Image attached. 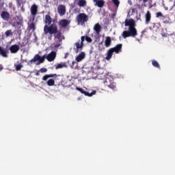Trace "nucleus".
<instances>
[{
  "label": "nucleus",
  "mask_w": 175,
  "mask_h": 175,
  "mask_svg": "<svg viewBox=\"0 0 175 175\" xmlns=\"http://www.w3.org/2000/svg\"><path fill=\"white\" fill-rule=\"evenodd\" d=\"M124 27H129V30L122 32V36L124 39L126 38H135L137 36V29H136V22L133 18H126L124 21Z\"/></svg>",
  "instance_id": "obj_1"
},
{
  "label": "nucleus",
  "mask_w": 175,
  "mask_h": 175,
  "mask_svg": "<svg viewBox=\"0 0 175 175\" xmlns=\"http://www.w3.org/2000/svg\"><path fill=\"white\" fill-rule=\"evenodd\" d=\"M55 57H57V53L55 51L51 52L47 56L44 55L42 57H40V54H36L34 55V57L30 60V62L32 64V62L35 63L38 61L36 63V65H40V64H43V62H44L46 58L49 62H53V61L55 59Z\"/></svg>",
  "instance_id": "obj_2"
},
{
  "label": "nucleus",
  "mask_w": 175,
  "mask_h": 175,
  "mask_svg": "<svg viewBox=\"0 0 175 175\" xmlns=\"http://www.w3.org/2000/svg\"><path fill=\"white\" fill-rule=\"evenodd\" d=\"M58 31V27L55 24H52L50 26L46 25L44 27V32L45 35L49 33L50 35H54V33H57Z\"/></svg>",
  "instance_id": "obj_3"
},
{
  "label": "nucleus",
  "mask_w": 175,
  "mask_h": 175,
  "mask_svg": "<svg viewBox=\"0 0 175 175\" xmlns=\"http://www.w3.org/2000/svg\"><path fill=\"white\" fill-rule=\"evenodd\" d=\"M103 84L105 85V87L111 88V90H116V83L114 82V81L111 80L109 77L105 78V79L103 81Z\"/></svg>",
  "instance_id": "obj_4"
},
{
  "label": "nucleus",
  "mask_w": 175,
  "mask_h": 175,
  "mask_svg": "<svg viewBox=\"0 0 175 175\" xmlns=\"http://www.w3.org/2000/svg\"><path fill=\"white\" fill-rule=\"evenodd\" d=\"M77 21L78 24L83 25V24L88 21V16L84 13H81L77 16Z\"/></svg>",
  "instance_id": "obj_5"
},
{
  "label": "nucleus",
  "mask_w": 175,
  "mask_h": 175,
  "mask_svg": "<svg viewBox=\"0 0 175 175\" xmlns=\"http://www.w3.org/2000/svg\"><path fill=\"white\" fill-rule=\"evenodd\" d=\"M57 13L59 16H65L66 13V7L64 5H59L57 7Z\"/></svg>",
  "instance_id": "obj_6"
},
{
  "label": "nucleus",
  "mask_w": 175,
  "mask_h": 175,
  "mask_svg": "<svg viewBox=\"0 0 175 175\" xmlns=\"http://www.w3.org/2000/svg\"><path fill=\"white\" fill-rule=\"evenodd\" d=\"M111 49H112V51L116 53V54H118L119 53H121V50H122V44H118L113 48H111Z\"/></svg>",
  "instance_id": "obj_7"
},
{
  "label": "nucleus",
  "mask_w": 175,
  "mask_h": 175,
  "mask_svg": "<svg viewBox=\"0 0 175 175\" xmlns=\"http://www.w3.org/2000/svg\"><path fill=\"white\" fill-rule=\"evenodd\" d=\"M19 50H20V46L17 44L12 45L10 47V51L12 54H16V53H18Z\"/></svg>",
  "instance_id": "obj_8"
},
{
  "label": "nucleus",
  "mask_w": 175,
  "mask_h": 175,
  "mask_svg": "<svg viewBox=\"0 0 175 175\" xmlns=\"http://www.w3.org/2000/svg\"><path fill=\"white\" fill-rule=\"evenodd\" d=\"M1 17L4 20V21H9V18H10V14L6 11L1 12Z\"/></svg>",
  "instance_id": "obj_9"
},
{
  "label": "nucleus",
  "mask_w": 175,
  "mask_h": 175,
  "mask_svg": "<svg viewBox=\"0 0 175 175\" xmlns=\"http://www.w3.org/2000/svg\"><path fill=\"white\" fill-rule=\"evenodd\" d=\"M70 23L68 19H62L59 22V25H60L62 28H66Z\"/></svg>",
  "instance_id": "obj_10"
},
{
  "label": "nucleus",
  "mask_w": 175,
  "mask_h": 175,
  "mask_svg": "<svg viewBox=\"0 0 175 175\" xmlns=\"http://www.w3.org/2000/svg\"><path fill=\"white\" fill-rule=\"evenodd\" d=\"M93 2L95 3V6H98V8H103L105 6V0H93Z\"/></svg>",
  "instance_id": "obj_11"
},
{
  "label": "nucleus",
  "mask_w": 175,
  "mask_h": 175,
  "mask_svg": "<svg viewBox=\"0 0 175 175\" xmlns=\"http://www.w3.org/2000/svg\"><path fill=\"white\" fill-rule=\"evenodd\" d=\"M31 14L33 16V17L38 14V5L36 4H33L31 7Z\"/></svg>",
  "instance_id": "obj_12"
},
{
  "label": "nucleus",
  "mask_w": 175,
  "mask_h": 175,
  "mask_svg": "<svg viewBox=\"0 0 175 175\" xmlns=\"http://www.w3.org/2000/svg\"><path fill=\"white\" fill-rule=\"evenodd\" d=\"M94 31H95L96 35H100L102 31V26L99 23H96L94 26Z\"/></svg>",
  "instance_id": "obj_13"
},
{
  "label": "nucleus",
  "mask_w": 175,
  "mask_h": 175,
  "mask_svg": "<svg viewBox=\"0 0 175 175\" xmlns=\"http://www.w3.org/2000/svg\"><path fill=\"white\" fill-rule=\"evenodd\" d=\"M151 21V12L150 11H147L145 14V24L148 25Z\"/></svg>",
  "instance_id": "obj_14"
},
{
  "label": "nucleus",
  "mask_w": 175,
  "mask_h": 175,
  "mask_svg": "<svg viewBox=\"0 0 175 175\" xmlns=\"http://www.w3.org/2000/svg\"><path fill=\"white\" fill-rule=\"evenodd\" d=\"M84 58H85V53L84 52H81L78 56H77L76 61L77 62H81Z\"/></svg>",
  "instance_id": "obj_15"
},
{
  "label": "nucleus",
  "mask_w": 175,
  "mask_h": 175,
  "mask_svg": "<svg viewBox=\"0 0 175 175\" xmlns=\"http://www.w3.org/2000/svg\"><path fill=\"white\" fill-rule=\"evenodd\" d=\"M113 53H114L111 49H109L107 52V56L105 57V59H107V61H109L110 59H111V57H113Z\"/></svg>",
  "instance_id": "obj_16"
},
{
  "label": "nucleus",
  "mask_w": 175,
  "mask_h": 175,
  "mask_svg": "<svg viewBox=\"0 0 175 175\" xmlns=\"http://www.w3.org/2000/svg\"><path fill=\"white\" fill-rule=\"evenodd\" d=\"M8 54H9V51L3 48L0 51V55H1V57H3L4 58H8Z\"/></svg>",
  "instance_id": "obj_17"
},
{
  "label": "nucleus",
  "mask_w": 175,
  "mask_h": 175,
  "mask_svg": "<svg viewBox=\"0 0 175 175\" xmlns=\"http://www.w3.org/2000/svg\"><path fill=\"white\" fill-rule=\"evenodd\" d=\"M52 22H53V19L51 18V16L49 14L46 15L45 24H47V25H51Z\"/></svg>",
  "instance_id": "obj_18"
},
{
  "label": "nucleus",
  "mask_w": 175,
  "mask_h": 175,
  "mask_svg": "<svg viewBox=\"0 0 175 175\" xmlns=\"http://www.w3.org/2000/svg\"><path fill=\"white\" fill-rule=\"evenodd\" d=\"M77 5H78V6H79V8H84V7L87 6V1L86 0H78Z\"/></svg>",
  "instance_id": "obj_19"
},
{
  "label": "nucleus",
  "mask_w": 175,
  "mask_h": 175,
  "mask_svg": "<svg viewBox=\"0 0 175 175\" xmlns=\"http://www.w3.org/2000/svg\"><path fill=\"white\" fill-rule=\"evenodd\" d=\"M105 47H110L111 46V38L110 37H106L105 41Z\"/></svg>",
  "instance_id": "obj_20"
},
{
  "label": "nucleus",
  "mask_w": 175,
  "mask_h": 175,
  "mask_svg": "<svg viewBox=\"0 0 175 175\" xmlns=\"http://www.w3.org/2000/svg\"><path fill=\"white\" fill-rule=\"evenodd\" d=\"M51 77H57V74L46 75L42 77V80L44 81H46V80L50 79Z\"/></svg>",
  "instance_id": "obj_21"
},
{
  "label": "nucleus",
  "mask_w": 175,
  "mask_h": 175,
  "mask_svg": "<svg viewBox=\"0 0 175 175\" xmlns=\"http://www.w3.org/2000/svg\"><path fill=\"white\" fill-rule=\"evenodd\" d=\"M62 68H68V65H66V63L64 62V63H60L58 64L56 66H55V69L58 70V69H62Z\"/></svg>",
  "instance_id": "obj_22"
},
{
  "label": "nucleus",
  "mask_w": 175,
  "mask_h": 175,
  "mask_svg": "<svg viewBox=\"0 0 175 175\" xmlns=\"http://www.w3.org/2000/svg\"><path fill=\"white\" fill-rule=\"evenodd\" d=\"M75 46L77 47L76 49V53H79V50H80V49H83V42H78L75 43Z\"/></svg>",
  "instance_id": "obj_23"
},
{
  "label": "nucleus",
  "mask_w": 175,
  "mask_h": 175,
  "mask_svg": "<svg viewBox=\"0 0 175 175\" xmlns=\"http://www.w3.org/2000/svg\"><path fill=\"white\" fill-rule=\"evenodd\" d=\"M152 65L154 68H157V69H161V66L159 65V63L157 62V60H152Z\"/></svg>",
  "instance_id": "obj_24"
},
{
  "label": "nucleus",
  "mask_w": 175,
  "mask_h": 175,
  "mask_svg": "<svg viewBox=\"0 0 175 175\" xmlns=\"http://www.w3.org/2000/svg\"><path fill=\"white\" fill-rule=\"evenodd\" d=\"M82 94H83V95H85V96H92L93 95H95V94H96V91L94 90L91 93L84 91Z\"/></svg>",
  "instance_id": "obj_25"
},
{
  "label": "nucleus",
  "mask_w": 175,
  "mask_h": 175,
  "mask_svg": "<svg viewBox=\"0 0 175 175\" xmlns=\"http://www.w3.org/2000/svg\"><path fill=\"white\" fill-rule=\"evenodd\" d=\"M82 94H83V95H85V96H92L93 95H95V94H96V91L94 90L91 93L84 91Z\"/></svg>",
  "instance_id": "obj_26"
},
{
  "label": "nucleus",
  "mask_w": 175,
  "mask_h": 175,
  "mask_svg": "<svg viewBox=\"0 0 175 175\" xmlns=\"http://www.w3.org/2000/svg\"><path fill=\"white\" fill-rule=\"evenodd\" d=\"M14 67H15V70L17 72H18V70H21V69H23V68H24V66L21 64H15Z\"/></svg>",
  "instance_id": "obj_27"
},
{
  "label": "nucleus",
  "mask_w": 175,
  "mask_h": 175,
  "mask_svg": "<svg viewBox=\"0 0 175 175\" xmlns=\"http://www.w3.org/2000/svg\"><path fill=\"white\" fill-rule=\"evenodd\" d=\"M54 36H55V39H61V37L62 36V33H61V31H58L57 30V32L56 33H54L53 34Z\"/></svg>",
  "instance_id": "obj_28"
},
{
  "label": "nucleus",
  "mask_w": 175,
  "mask_h": 175,
  "mask_svg": "<svg viewBox=\"0 0 175 175\" xmlns=\"http://www.w3.org/2000/svg\"><path fill=\"white\" fill-rule=\"evenodd\" d=\"M54 84H55V81H54V79H50L48 80L47 85H49V87H53V85H54Z\"/></svg>",
  "instance_id": "obj_29"
},
{
  "label": "nucleus",
  "mask_w": 175,
  "mask_h": 175,
  "mask_svg": "<svg viewBox=\"0 0 175 175\" xmlns=\"http://www.w3.org/2000/svg\"><path fill=\"white\" fill-rule=\"evenodd\" d=\"M111 2L113 3L114 6H116V8H118L120 6V0H111Z\"/></svg>",
  "instance_id": "obj_30"
},
{
  "label": "nucleus",
  "mask_w": 175,
  "mask_h": 175,
  "mask_svg": "<svg viewBox=\"0 0 175 175\" xmlns=\"http://www.w3.org/2000/svg\"><path fill=\"white\" fill-rule=\"evenodd\" d=\"M5 34L7 38H9V36H13V31H12V29L7 30L5 32Z\"/></svg>",
  "instance_id": "obj_31"
},
{
  "label": "nucleus",
  "mask_w": 175,
  "mask_h": 175,
  "mask_svg": "<svg viewBox=\"0 0 175 175\" xmlns=\"http://www.w3.org/2000/svg\"><path fill=\"white\" fill-rule=\"evenodd\" d=\"M156 17L157 18H159V17H165V16H163V14H162V12H158L156 13Z\"/></svg>",
  "instance_id": "obj_32"
},
{
  "label": "nucleus",
  "mask_w": 175,
  "mask_h": 175,
  "mask_svg": "<svg viewBox=\"0 0 175 175\" xmlns=\"http://www.w3.org/2000/svg\"><path fill=\"white\" fill-rule=\"evenodd\" d=\"M85 40L88 42V43H92V38L90 37L85 36Z\"/></svg>",
  "instance_id": "obj_33"
},
{
  "label": "nucleus",
  "mask_w": 175,
  "mask_h": 175,
  "mask_svg": "<svg viewBox=\"0 0 175 175\" xmlns=\"http://www.w3.org/2000/svg\"><path fill=\"white\" fill-rule=\"evenodd\" d=\"M30 29H33V31H35V29H36L35 23H31L30 24Z\"/></svg>",
  "instance_id": "obj_34"
},
{
  "label": "nucleus",
  "mask_w": 175,
  "mask_h": 175,
  "mask_svg": "<svg viewBox=\"0 0 175 175\" xmlns=\"http://www.w3.org/2000/svg\"><path fill=\"white\" fill-rule=\"evenodd\" d=\"M40 72H41V73H46V72H47V68H40Z\"/></svg>",
  "instance_id": "obj_35"
},
{
  "label": "nucleus",
  "mask_w": 175,
  "mask_h": 175,
  "mask_svg": "<svg viewBox=\"0 0 175 175\" xmlns=\"http://www.w3.org/2000/svg\"><path fill=\"white\" fill-rule=\"evenodd\" d=\"M76 90H77V91H79V92H81V94H83V92H84V90H83V88H76Z\"/></svg>",
  "instance_id": "obj_36"
},
{
  "label": "nucleus",
  "mask_w": 175,
  "mask_h": 175,
  "mask_svg": "<svg viewBox=\"0 0 175 175\" xmlns=\"http://www.w3.org/2000/svg\"><path fill=\"white\" fill-rule=\"evenodd\" d=\"M18 6H21V0H16Z\"/></svg>",
  "instance_id": "obj_37"
},
{
  "label": "nucleus",
  "mask_w": 175,
  "mask_h": 175,
  "mask_svg": "<svg viewBox=\"0 0 175 175\" xmlns=\"http://www.w3.org/2000/svg\"><path fill=\"white\" fill-rule=\"evenodd\" d=\"M102 43H103V42H101L99 44V45H98V50H99V51H102V50H103V49L100 48V45L102 44Z\"/></svg>",
  "instance_id": "obj_38"
},
{
  "label": "nucleus",
  "mask_w": 175,
  "mask_h": 175,
  "mask_svg": "<svg viewBox=\"0 0 175 175\" xmlns=\"http://www.w3.org/2000/svg\"><path fill=\"white\" fill-rule=\"evenodd\" d=\"M81 43H83L84 40H85V36H81Z\"/></svg>",
  "instance_id": "obj_39"
},
{
  "label": "nucleus",
  "mask_w": 175,
  "mask_h": 175,
  "mask_svg": "<svg viewBox=\"0 0 175 175\" xmlns=\"http://www.w3.org/2000/svg\"><path fill=\"white\" fill-rule=\"evenodd\" d=\"M25 46H27V44L24 43V42H22L21 44V47H24Z\"/></svg>",
  "instance_id": "obj_40"
},
{
  "label": "nucleus",
  "mask_w": 175,
  "mask_h": 175,
  "mask_svg": "<svg viewBox=\"0 0 175 175\" xmlns=\"http://www.w3.org/2000/svg\"><path fill=\"white\" fill-rule=\"evenodd\" d=\"M76 64V62L73 61L71 64V68H73V66H75V64Z\"/></svg>",
  "instance_id": "obj_41"
},
{
  "label": "nucleus",
  "mask_w": 175,
  "mask_h": 175,
  "mask_svg": "<svg viewBox=\"0 0 175 175\" xmlns=\"http://www.w3.org/2000/svg\"><path fill=\"white\" fill-rule=\"evenodd\" d=\"M59 46H61V44H57L55 45V48L59 47Z\"/></svg>",
  "instance_id": "obj_42"
},
{
  "label": "nucleus",
  "mask_w": 175,
  "mask_h": 175,
  "mask_svg": "<svg viewBox=\"0 0 175 175\" xmlns=\"http://www.w3.org/2000/svg\"><path fill=\"white\" fill-rule=\"evenodd\" d=\"M40 73L39 72H36V76H40Z\"/></svg>",
  "instance_id": "obj_43"
},
{
  "label": "nucleus",
  "mask_w": 175,
  "mask_h": 175,
  "mask_svg": "<svg viewBox=\"0 0 175 175\" xmlns=\"http://www.w3.org/2000/svg\"><path fill=\"white\" fill-rule=\"evenodd\" d=\"M142 1H143L144 3L148 2V0H142Z\"/></svg>",
  "instance_id": "obj_44"
},
{
  "label": "nucleus",
  "mask_w": 175,
  "mask_h": 175,
  "mask_svg": "<svg viewBox=\"0 0 175 175\" xmlns=\"http://www.w3.org/2000/svg\"><path fill=\"white\" fill-rule=\"evenodd\" d=\"M1 70H3V66H0V72H1Z\"/></svg>",
  "instance_id": "obj_45"
},
{
  "label": "nucleus",
  "mask_w": 175,
  "mask_h": 175,
  "mask_svg": "<svg viewBox=\"0 0 175 175\" xmlns=\"http://www.w3.org/2000/svg\"><path fill=\"white\" fill-rule=\"evenodd\" d=\"M128 3H129V5H132V1H128Z\"/></svg>",
  "instance_id": "obj_46"
},
{
  "label": "nucleus",
  "mask_w": 175,
  "mask_h": 175,
  "mask_svg": "<svg viewBox=\"0 0 175 175\" xmlns=\"http://www.w3.org/2000/svg\"><path fill=\"white\" fill-rule=\"evenodd\" d=\"M48 39H49V40H51V36L48 37Z\"/></svg>",
  "instance_id": "obj_47"
},
{
  "label": "nucleus",
  "mask_w": 175,
  "mask_h": 175,
  "mask_svg": "<svg viewBox=\"0 0 175 175\" xmlns=\"http://www.w3.org/2000/svg\"><path fill=\"white\" fill-rule=\"evenodd\" d=\"M133 12H135V9H133V10H132V12H133Z\"/></svg>",
  "instance_id": "obj_48"
},
{
  "label": "nucleus",
  "mask_w": 175,
  "mask_h": 175,
  "mask_svg": "<svg viewBox=\"0 0 175 175\" xmlns=\"http://www.w3.org/2000/svg\"><path fill=\"white\" fill-rule=\"evenodd\" d=\"M3 48L1 47V46H0V51H1V50Z\"/></svg>",
  "instance_id": "obj_49"
},
{
  "label": "nucleus",
  "mask_w": 175,
  "mask_h": 175,
  "mask_svg": "<svg viewBox=\"0 0 175 175\" xmlns=\"http://www.w3.org/2000/svg\"><path fill=\"white\" fill-rule=\"evenodd\" d=\"M137 20H140V18H138Z\"/></svg>",
  "instance_id": "obj_50"
},
{
  "label": "nucleus",
  "mask_w": 175,
  "mask_h": 175,
  "mask_svg": "<svg viewBox=\"0 0 175 175\" xmlns=\"http://www.w3.org/2000/svg\"><path fill=\"white\" fill-rule=\"evenodd\" d=\"M65 58H66V55L65 56Z\"/></svg>",
  "instance_id": "obj_51"
}]
</instances>
